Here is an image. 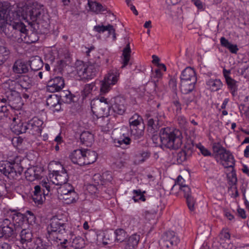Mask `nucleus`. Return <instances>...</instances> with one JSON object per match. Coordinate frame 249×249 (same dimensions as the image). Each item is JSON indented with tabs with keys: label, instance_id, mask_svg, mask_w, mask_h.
<instances>
[{
	"label": "nucleus",
	"instance_id": "obj_16",
	"mask_svg": "<svg viewBox=\"0 0 249 249\" xmlns=\"http://www.w3.org/2000/svg\"><path fill=\"white\" fill-rule=\"evenodd\" d=\"M43 122L36 118H34L26 123L27 131L32 135H39L42 131Z\"/></svg>",
	"mask_w": 249,
	"mask_h": 249
},
{
	"label": "nucleus",
	"instance_id": "obj_36",
	"mask_svg": "<svg viewBox=\"0 0 249 249\" xmlns=\"http://www.w3.org/2000/svg\"><path fill=\"white\" fill-rule=\"evenodd\" d=\"M213 152L216 154V156H231V154L229 151L226 150L219 143H214L213 145Z\"/></svg>",
	"mask_w": 249,
	"mask_h": 249
},
{
	"label": "nucleus",
	"instance_id": "obj_61",
	"mask_svg": "<svg viewBox=\"0 0 249 249\" xmlns=\"http://www.w3.org/2000/svg\"><path fill=\"white\" fill-rule=\"evenodd\" d=\"M102 178L108 181H110L111 180L112 176L111 174L109 172H106L104 173L102 175Z\"/></svg>",
	"mask_w": 249,
	"mask_h": 249
},
{
	"label": "nucleus",
	"instance_id": "obj_24",
	"mask_svg": "<svg viewBox=\"0 0 249 249\" xmlns=\"http://www.w3.org/2000/svg\"><path fill=\"white\" fill-rule=\"evenodd\" d=\"M147 120V125L152 133H154L159 128V119L157 115L146 114L145 115Z\"/></svg>",
	"mask_w": 249,
	"mask_h": 249
},
{
	"label": "nucleus",
	"instance_id": "obj_10",
	"mask_svg": "<svg viewBox=\"0 0 249 249\" xmlns=\"http://www.w3.org/2000/svg\"><path fill=\"white\" fill-rule=\"evenodd\" d=\"M77 74L82 79H91L95 76L97 70L93 65L86 66L83 64L77 68Z\"/></svg>",
	"mask_w": 249,
	"mask_h": 249
},
{
	"label": "nucleus",
	"instance_id": "obj_13",
	"mask_svg": "<svg viewBox=\"0 0 249 249\" xmlns=\"http://www.w3.org/2000/svg\"><path fill=\"white\" fill-rule=\"evenodd\" d=\"M19 157H16L12 160L13 165L10 172H8L7 178L10 179H18L21 175L23 168L20 164L21 159H18Z\"/></svg>",
	"mask_w": 249,
	"mask_h": 249
},
{
	"label": "nucleus",
	"instance_id": "obj_45",
	"mask_svg": "<svg viewBox=\"0 0 249 249\" xmlns=\"http://www.w3.org/2000/svg\"><path fill=\"white\" fill-rule=\"evenodd\" d=\"M69 158L74 164L83 166L85 165V158H89V157H69Z\"/></svg>",
	"mask_w": 249,
	"mask_h": 249
},
{
	"label": "nucleus",
	"instance_id": "obj_8",
	"mask_svg": "<svg viewBox=\"0 0 249 249\" xmlns=\"http://www.w3.org/2000/svg\"><path fill=\"white\" fill-rule=\"evenodd\" d=\"M0 227L6 237H14L18 233V227H15L8 218H0Z\"/></svg>",
	"mask_w": 249,
	"mask_h": 249
},
{
	"label": "nucleus",
	"instance_id": "obj_50",
	"mask_svg": "<svg viewBox=\"0 0 249 249\" xmlns=\"http://www.w3.org/2000/svg\"><path fill=\"white\" fill-rule=\"evenodd\" d=\"M102 185L98 184L97 186L95 184H89L87 186L88 191L91 194H95L98 193L100 188H102Z\"/></svg>",
	"mask_w": 249,
	"mask_h": 249
},
{
	"label": "nucleus",
	"instance_id": "obj_49",
	"mask_svg": "<svg viewBox=\"0 0 249 249\" xmlns=\"http://www.w3.org/2000/svg\"><path fill=\"white\" fill-rule=\"evenodd\" d=\"M133 192L134 195L133 196V199L135 202L138 201V199L137 198V196H139V199L142 201L145 200V196L140 190H134Z\"/></svg>",
	"mask_w": 249,
	"mask_h": 249
},
{
	"label": "nucleus",
	"instance_id": "obj_39",
	"mask_svg": "<svg viewBox=\"0 0 249 249\" xmlns=\"http://www.w3.org/2000/svg\"><path fill=\"white\" fill-rule=\"evenodd\" d=\"M12 129V131L17 135L25 133L27 131L26 123H19L14 125Z\"/></svg>",
	"mask_w": 249,
	"mask_h": 249
},
{
	"label": "nucleus",
	"instance_id": "obj_62",
	"mask_svg": "<svg viewBox=\"0 0 249 249\" xmlns=\"http://www.w3.org/2000/svg\"><path fill=\"white\" fill-rule=\"evenodd\" d=\"M174 106L176 107V110L177 113H179L181 110V106L178 100H175L173 102Z\"/></svg>",
	"mask_w": 249,
	"mask_h": 249
},
{
	"label": "nucleus",
	"instance_id": "obj_59",
	"mask_svg": "<svg viewBox=\"0 0 249 249\" xmlns=\"http://www.w3.org/2000/svg\"><path fill=\"white\" fill-rule=\"evenodd\" d=\"M228 49L229 50V51L231 53H237V51H238V49L237 48V45H233L231 43H230L229 46L226 48Z\"/></svg>",
	"mask_w": 249,
	"mask_h": 249
},
{
	"label": "nucleus",
	"instance_id": "obj_52",
	"mask_svg": "<svg viewBox=\"0 0 249 249\" xmlns=\"http://www.w3.org/2000/svg\"><path fill=\"white\" fill-rule=\"evenodd\" d=\"M32 168H34L35 172V176L36 178V179H39L41 178L42 177V174L44 172V169L41 166H36Z\"/></svg>",
	"mask_w": 249,
	"mask_h": 249
},
{
	"label": "nucleus",
	"instance_id": "obj_18",
	"mask_svg": "<svg viewBox=\"0 0 249 249\" xmlns=\"http://www.w3.org/2000/svg\"><path fill=\"white\" fill-rule=\"evenodd\" d=\"M8 104L11 107H18L21 103V97L19 93L16 90H11L6 93Z\"/></svg>",
	"mask_w": 249,
	"mask_h": 249
},
{
	"label": "nucleus",
	"instance_id": "obj_21",
	"mask_svg": "<svg viewBox=\"0 0 249 249\" xmlns=\"http://www.w3.org/2000/svg\"><path fill=\"white\" fill-rule=\"evenodd\" d=\"M30 26H31V31L32 32L30 33H29L28 32V31H27L26 29V32H25L24 33H21L20 31H18L20 33V34H22L23 35H25V36H24V38H25V39H26L27 37H28V40H27L26 41L29 43H35L37 41H38V40L39 39V36H38V34H45L47 33V32L43 33V32H39V31H38V30H37L36 29H34L33 25H30ZM23 36V35H21V36Z\"/></svg>",
	"mask_w": 249,
	"mask_h": 249
},
{
	"label": "nucleus",
	"instance_id": "obj_15",
	"mask_svg": "<svg viewBox=\"0 0 249 249\" xmlns=\"http://www.w3.org/2000/svg\"><path fill=\"white\" fill-rule=\"evenodd\" d=\"M125 103V101L124 98L117 96L111 100V107L114 113L119 115H123L126 110Z\"/></svg>",
	"mask_w": 249,
	"mask_h": 249
},
{
	"label": "nucleus",
	"instance_id": "obj_64",
	"mask_svg": "<svg viewBox=\"0 0 249 249\" xmlns=\"http://www.w3.org/2000/svg\"><path fill=\"white\" fill-rule=\"evenodd\" d=\"M0 249H12L11 246L6 242H1L0 243Z\"/></svg>",
	"mask_w": 249,
	"mask_h": 249
},
{
	"label": "nucleus",
	"instance_id": "obj_12",
	"mask_svg": "<svg viewBox=\"0 0 249 249\" xmlns=\"http://www.w3.org/2000/svg\"><path fill=\"white\" fill-rule=\"evenodd\" d=\"M119 75L114 74L113 73H109L107 76L104 78L102 81L100 92L102 94L107 92L110 89V86L116 83L118 80Z\"/></svg>",
	"mask_w": 249,
	"mask_h": 249
},
{
	"label": "nucleus",
	"instance_id": "obj_34",
	"mask_svg": "<svg viewBox=\"0 0 249 249\" xmlns=\"http://www.w3.org/2000/svg\"><path fill=\"white\" fill-rule=\"evenodd\" d=\"M29 67L34 71H37L43 67V62L39 56H36L29 61Z\"/></svg>",
	"mask_w": 249,
	"mask_h": 249
},
{
	"label": "nucleus",
	"instance_id": "obj_22",
	"mask_svg": "<svg viewBox=\"0 0 249 249\" xmlns=\"http://www.w3.org/2000/svg\"><path fill=\"white\" fill-rule=\"evenodd\" d=\"M217 162L229 170L234 168L235 160L233 157H215Z\"/></svg>",
	"mask_w": 249,
	"mask_h": 249
},
{
	"label": "nucleus",
	"instance_id": "obj_2",
	"mask_svg": "<svg viewBox=\"0 0 249 249\" xmlns=\"http://www.w3.org/2000/svg\"><path fill=\"white\" fill-rule=\"evenodd\" d=\"M18 15L16 14L15 4L3 1L0 5V32L6 33V27L11 31L26 32V26L18 21Z\"/></svg>",
	"mask_w": 249,
	"mask_h": 249
},
{
	"label": "nucleus",
	"instance_id": "obj_58",
	"mask_svg": "<svg viewBox=\"0 0 249 249\" xmlns=\"http://www.w3.org/2000/svg\"><path fill=\"white\" fill-rule=\"evenodd\" d=\"M26 214H27V219L29 222H30L31 223H32V222H35V219H36V217H35V215L34 214V213L32 212L28 211L26 212Z\"/></svg>",
	"mask_w": 249,
	"mask_h": 249
},
{
	"label": "nucleus",
	"instance_id": "obj_17",
	"mask_svg": "<svg viewBox=\"0 0 249 249\" xmlns=\"http://www.w3.org/2000/svg\"><path fill=\"white\" fill-rule=\"evenodd\" d=\"M16 80V83H17L22 88L26 90L30 89L32 86V78L30 76L29 74L18 75ZM8 82L9 84H10V83L12 84L15 81L9 80Z\"/></svg>",
	"mask_w": 249,
	"mask_h": 249
},
{
	"label": "nucleus",
	"instance_id": "obj_46",
	"mask_svg": "<svg viewBox=\"0 0 249 249\" xmlns=\"http://www.w3.org/2000/svg\"><path fill=\"white\" fill-rule=\"evenodd\" d=\"M35 171L34 168H28L25 172V176L26 179L29 181H33L36 179L35 176Z\"/></svg>",
	"mask_w": 249,
	"mask_h": 249
},
{
	"label": "nucleus",
	"instance_id": "obj_20",
	"mask_svg": "<svg viewBox=\"0 0 249 249\" xmlns=\"http://www.w3.org/2000/svg\"><path fill=\"white\" fill-rule=\"evenodd\" d=\"M29 70L28 63L21 59L16 60L12 67L13 71L16 74L26 73L29 71Z\"/></svg>",
	"mask_w": 249,
	"mask_h": 249
},
{
	"label": "nucleus",
	"instance_id": "obj_32",
	"mask_svg": "<svg viewBox=\"0 0 249 249\" xmlns=\"http://www.w3.org/2000/svg\"><path fill=\"white\" fill-rule=\"evenodd\" d=\"M131 51L130 47V43L128 42L125 47L123 49L122 54L123 65L121 68H124L128 64L130 58V53Z\"/></svg>",
	"mask_w": 249,
	"mask_h": 249
},
{
	"label": "nucleus",
	"instance_id": "obj_26",
	"mask_svg": "<svg viewBox=\"0 0 249 249\" xmlns=\"http://www.w3.org/2000/svg\"><path fill=\"white\" fill-rule=\"evenodd\" d=\"M196 81H180V89L184 94H188L195 89V86Z\"/></svg>",
	"mask_w": 249,
	"mask_h": 249
},
{
	"label": "nucleus",
	"instance_id": "obj_6",
	"mask_svg": "<svg viewBox=\"0 0 249 249\" xmlns=\"http://www.w3.org/2000/svg\"><path fill=\"white\" fill-rule=\"evenodd\" d=\"M142 117L134 114L129 120L131 136L135 139H140L143 135L144 126Z\"/></svg>",
	"mask_w": 249,
	"mask_h": 249
},
{
	"label": "nucleus",
	"instance_id": "obj_33",
	"mask_svg": "<svg viewBox=\"0 0 249 249\" xmlns=\"http://www.w3.org/2000/svg\"><path fill=\"white\" fill-rule=\"evenodd\" d=\"M88 5L89 9L96 14L105 11H107V8L106 6H103L101 3L96 1H89Z\"/></svg>",
	"mask_w": 249,
	"mask_h": 249
},
{
	"label": "nucleus",
	"instance_id": "obj_7",
	"mask_svg": "<svg viewBox=\"0 0 249 249\" xmlns=\"http://www.w3.org/2000/svg\"><path fill=\"white\" fill-rule=\"evenodd\" d=\"M179 239L173 231H168L162 235L159 241L160 246L163 249H172L176 246Z\"/></svg>",
	"mask_w": 249,
	"mask_h": 249
},
{
	"label": "nucleus",
	"instance_id": "obj_54",
	"mask_svg": "<svg viewBox=\"0 0 249 249\" xmlns=\"http://www.w3.org/2000/svg\"><path fill=\"white\" fill-rule=\"evenodd\" d=\"M123 136L124 138L123 139H120L116 142L117 144H118L116 145L117 146H120L123 144L127 145L130 143V139L128 137L124 136V134H123Z\"/></svg>",
	"mask_w": 249,
	"mask_h": 249
},
{
	"label": "nucleus",
	"instance_id": "obj_55",
	"mask_svg": "<svg viewBox=\"0 0 249 249\" xmlns=\"http://www.w3.org/2000/svg\"><path fill=\"white\" fill-rule=\"evenodd\" d=\"M107 28L108 29L106 30V31L108 32V36L112 35L113 40H115L116 39V36L115 30L113 28V26L112 25L108 24L107 25Z\"/></svg>",
	"mask_w": 249,
	"mask_h": 249
},
{
	"label": "nucleus",
	"instance_id": "obj_53",
	"mask_svg": "<svg viewBox=\"0 0 249 249\" xmlns=\"http://www.w3.org/2000/svg\"><path fill=\"white\" fill-rule=\"evenodd\" d=\"M249 65L246 64V65L240 68L238 70V72L241 74V75L244 76L245 78H248L249 75Z\"/></svg>",
	"mask_w": 249,
	"mask_h": 249
},
{
	"label": "nucleus",
	"instance_id": "obj_3",
	"mask_svg": "<svg viewBox=\"0 0 249 249\" xmlns=\"http://www.w3.org/2000/svg\"><path fill=\"white\" fill-rule=\"evenodd\" d=\"M160 137L162 144L170 149H177L182 144V134L178 129L162 128L160 130Z\"/></svg>",
	"mask_w": 249,
	"mask_h": 249
},
{
	"label": "nucleus",
	"instance_id": "obj_38",
	"mask_svg": "<svg viewBox=\"0 0 249 249\" xmlns=\"http://www.w3.org/2000/svg\"><path fill=\"white\" fill-rule=\"evenodd\" d=\"M206 84L212 91H217L222 86V83L219 79H210Z\"/></svg>",
	"mask_w": 249,
	"mask_h": 249
},
{
	"label": "nucleus",
	"instance_id": "obj_28",
	"mask_svg": "<svg viewBox=\"0 0 249 249\" xmlns=\"http://www.w3.org/2000/svg\"><path fill=\"white\" fill-rule=\"evenodd\" d=\"M140 236L137 234H133L129 237L128 240L125 242L124 249H135L140 241Z\"/></svg>",
	"mask_w": 249,
	"mask_h": 249
},
{
	"label": "nucleus",
	"instance_id": "obj_35",
	"mask_svg": "<svg viewBox=\"0 0 249 249\" xmlns=\"http://www.w3.org/2000/svg\"><path fill=\"white\" fill-rule=\"evenodd\" d=\"M230 172L227 173L228 183L231 185V188L236 189V184L237 181L236 175L234 168L229 170Z\"/></svg>",
	"mask_w": 249,
	"mask_h": 249
},
{
	"label": "nucleus",
	"instance_id": "obj_60",
	"mask_svg": "<svg viewBox=\"0 0 249 249\" xmlns=\"http://www.w3.org/2000/svg\"><path fill=\"white\" fill-rule=\"evenodd\" d=\"M90 157H89V158H85V165H89L94 162L97 160V157H92V158L89 159Z\"/></svg>",
	"mask_w": 249,
	"mask_h": 249
},
{
	"label": "nucleus",
	"instance_id": "obj_1",
	"mask_svg": "<svg viewBox=\"0 0 249 249\" xmlns=\"http://www.w3.org/2000/svg\"><path fill=\"white\" fill-rule=\"evenodd\" d=\"M15 7L16 14L18 15V21H20V18H22L29 25H33L34 29L43 33L47 32L50 23L49 16L42 6L36 3L29 6L24 2H21L15 4Z\"/></svg>",
	"mask_w": 249,
	"mask_h": 249
},
{
	"label": "nucleus",
	"instance_id": "obj_31",
	"mask_svg": "<svg viewBox=\"0 0 249 249\" xmlns=\"http://www.w3.org/2000/svg\"><path fill=\"white\" fill-rule=\"evenodd\" d=\"M20 241L22 244L31 242L33 238V234L30 229H23L20 233Z\"/></svg>",
	"mask_w": 249,
	"mask_h": 249
},
{
	"label": "nucleus",
	"instance_id": "obj_27",
	"mask_svg": "<svg viewBox=\"0 0 249 249\" xmlns=\"http://www.w3.org/2000/svg\"><path fill=\"white\" fill-rule=\"evenodd\" d=\"M229 71H227L226 69L223 70V74L225 78L226 83L228 86V88L231 90L232 95L234 96L235 92L237 89L236 82L229 76Z\"/></svg>",
	"mask_w": 249,
	"mask_h": 249
},
{
	"label": "nucleus",
	"instance_id": "obj_42",
	"mask_svg": "<svg viewBox=\"0 0 249 249\" xmlns=\"http://www.w3.org/2000/svg\"><path fill=\"white\" fill-rule=\"evenodd\" d=\"M40 185L43 188V195H44L45 196H48L49 195V192H50L53 190L52 185L49 182L48 179L42 180L41 182H40Z\"/></svg>",
	"mask_w": 249,
	"mask_h": 249
},
{
	"label": "nucleus",
	"instance_id": "obj_30",
	"mask_svg": "<svg viewBox=\"0 0 249 249\" xmlns=\"http://www.w3.org/2000/svg\"><path fill=\"white\" fill-rule=\"evenodd\" d=\"M82 143L87 146H90L94 142L93 135L89 131H83L80 136Z\"/></svg>",
	"mask_w": 249,
	"mask_h": 249
},
{
	"label": "nucleus",
	"instance_id": "obj_40",
	"mask_svg": "<svg viewBox=\"0 0 249 249\" xmlns=\"http://www.w3.org/2000/svg\"><path fill=\"white\" fill-rule=\"evenodd\" d=\"M72 156L76 155L78 156H95L97 155L95 151L88 149H81L74 150L72 153Z\"/></svg>",
	"mask_w": 249,
	"mask_h": 249
},
{
	"label": "nucleus",
	"instance_id": "obj_41",
	"mask_svg": "<svg viewBox=\"0 0 249 249\" xmlns=\"http://www.w3.org/2000/svg\"><path fill=\"white\" fill-rule=\"evenodd\" d=\"M183 100L187 107H193L196 103L195 96L194 95H188V94H184L183 97Z\"/></svg>",
	"mask_w": 249,
	"mask_h": 249
},
{
	"label": "nucleus",
	"instance_id": "obj_23",
	"mask_svg": "<svg viewBox=\"0 0 249 249\" xmlns=\"http://www.w3.org/2000/svg\"><path fill=\"white\" fill-rule=\"evenodd\" d=\"M196 81L197 78L195 70L191 67H187L184 69L180 75V81Z\"/></svg>",
	"mask_w": 249,
	"mask_h": 249
},
{
	"label": "nucleus",
	"instance_id": "obj_4",
	"mask_svg": "<svg viewBox=\"0 0 249 249\" xmlns=\"http://www.w3.org/2000/svg\"><path fill=\"white\" fill-rule=\"evenodd\" d=\"M67 224L62 223L58 220H53L48 228V233L49 238L57 242L60 241V244H65L67 239L65 238L67 235L66 228Z\"/></svg>",
	"mask_w": 249,
	"mask_h": 249
},
{
	"label": "nucleus",
	"instance_id": "obj_29",
	"mask_svg": "<svg viewBox=\"0 0 249 249\" xmlns=\"http://www.w3.org/2000/svg\"><path fill=\"white\" fill-rule=\"evenodd\" d=\"M11 212L13 213L12 217L13 222V224H14L15 227H18V232L21 229V225L24 222V216L20 213L18 212L15 210L11 211Z\"/></svg>",
	"mask_w": 249,
	"mask_h": 249
},
{
	"label": "nucleus",
	"instance_id": "obj_57",
	"mask_svg": "<svg viewBox=\"0 0 249 249\" xmlns=\"http://www.w3.org/2000/svg\"><path fill=\"white\" fill-rule=\"evenodd\" d=\"M65 98L63 99L62 102L66 104H71L73 102V97H74L71 92L69 91L68 94H66Z\"/></svg>",
	"mask_w": 249,
	"mask_h": 249
},
{
	"label": "nucleus",
	"instance_id": "obj_56",
	"mask_svg": "<svg viewBox=\"0 0 249 249\" xmlns=\"http://www.w3.org/2000/svg\"><path fill=\"white\" fill-rule=\"evenodd\" d=\"M107 29V25L104 26L103 25H98L94 27L93 30L98 33H102L106 31Z\"/></svg>",
	"mask_w": 249,
	"mask_h": 249
},
{
	"label": "nucleus",
	"instance_id": "obj_25",
	"mask_svg": "<svg viewBox=\"0 0 249 249\" xmlns=\"http://www.w3.org/2000/svg\"><path fill=\"white\" fill-rule=\"evenodd\" d=\"M35 190L32 196L34 202L38 204H42L45 200V196L43 195V190H41L40 186L36 185L35 186Z\"/></svg>",
	"mask_w": 249,
	"mask_h": 249
},
{
	"label": "nucleus",
	"instance_id": "obj_44",
	"mask_svg": "<svg viewBox=\"0 0 249 249\" xmlns=\"http://www.w3.org/2000/svg\"><path fill=\"white\" fill-rule=\"evenodd\" d=\"M9 53V51L4 46H0V65H2L6 60Z\"/></svg>",
	"mask_w": 249,
	"mask_h": 249
},
{
	"label": "nucleus",
	"instance_id": "obj_43",
	"mask_svg": "<svg viewBox=\"0 0 249 249\" xmlns=\"http://www.w3.org/2000/svg\"><path fill=\"white\" fill-rule=\"evenodd\" d=\"M94 86L95 85L93 83L89 84H86L83 90L81 92V96L83 99H85L89 96Z\"/></svg>",
	"mask_w": 249,
	"mask_h": 249
},
{
	"label": "nucleus",
	"instance_id": "obj_51",
	"mask_svg": "<svg viewBox=\"0 0 249 249\" xmlns=\"http://www.w3.org/2000/svg\"><path fill=\"white\" fill-rule=\"evenodd\" d=\"M180 189L184 193V196L186 198L191 196V191L190 188L185 184L181 185L179 187Z\"/></svg>",
	"mask_w": 249,
	"mask_h": 249
},
{
	"label": "nucleus",
	"instance_id": "obj_5",
	"mask_svg": "<svg viewBox=\"0 0 249 249\" xmlns=\"http://www.w3.org/2000/svg\"><path fill=\"white\" fill-rule=\"evenodd\" d=\"M91 108L93 113L97 117L107 116L109 114L110 103L108 99L101 96L92 101Z\"/></svg>",
	"mask_w": 249,
	"mask_h": 249
},
{
	"label": "nucleus",
	"instance_id": "obj_19",
	"mask_svg": "<svg viewBox=\"0 0 249 249\" xmlns=\"http://www.w3.org/2000/svg\"><path fill=\"white\" fill-rule=\"evenodd\" d=\"M61 102L59 97L55 94L50 95L46 101V105L53 111H59L61 109Z\"/></svg>",
	"mask_w": 249,
	"mask_h": 249
},
{
	"label": "nucleus",
	"instance_id": "obj_11",
	"mask_svg": "<svg viewBox=\"0 0 249 249\" xmlns=\"http://www.w3.org/2000/svg\"><path fill=\"white\" fill-rule=\"evenodd\" d=\"M50 178L53 184L62 186L66 184L68 180V175L64 168L60 171H53Z\"/></svg>",
	"mask_w": 249,
	"mask_h": 249
},
{
	"label": "nucleus",
	"instance_id": "obj_14",
	"mask_svg": "<svg viewBox=\"0 0 249 249\" xmlns=\"http://www.w3.org/2000/svg\"><path fill=\"white\" fill-rule=\"evenodd\" d=\"M64 86V79L62 77L56 76L48 82L47 89L51 92H57L61 90Z\"/></svg>",
	"mask_w": 249,
	"mask_h": 249
},
{
	"label": "nucleus",
	"instance_id": "obj_47",
	"mask_svg": "<svg viewBox=\"0 0 249 249\" xmlns=\"http://www.w3.org/2000/svg\"><path fill=\"white\" fill-rule=\"evenodd\" d=\"M114 233L116 235V240L120 242L124 241L125 237V232L124 230L122 229H117Z\"/></svg>",
	"mask_w": 249,
	"mask_h": 249
},
{
	"label": "nucleus",
	"instance_id": "obj_37",
	"mask_svg": "<svg viewBox=\"0 0 249 249\" xmlns=\"http://www.w3.org/2000/svg\"><path fill=\"white\" fill-rule=\"evenodd\" d=\"M12 160L10 162L8 161H0V172L6 177H7L8 172H10L13 165Z\"/></svg>",
	"mask_w": 249,
	"mask_h": 249
},
{
	"label": "nucleus",
	"instance_id": "obj_48",
	"mask_svg": "<svg viewBox=\"0 0 249 249\" xmlns=\"http://www.w3.org/2000/svg\"><path fill=\"white\" fill-rule=\"evenodd\" d=\"M186 203L190 211H194L195 208V205L196 204V199L192 196L186 198Z\"/></svg>",
	"mask_w": 249,
	"mask_h": 249
},
{
	"label": "nucleus",
	"instance_id": "obj_9",
	"mask_svg": "<svg viewBox=\"0 0 249 249\" xmlns=\"http://www.w3.org/2000/svg\"><path fill=\"white\" fill-rule=\"evenodd\" d=\"M59 193L63 196V198L66 201V203H72L76 201L77 196L76 192L69 184H65L59 189Z\"/></svg>",
	"mask_w": 249,
	"mask_h": 249
},
{
	"label": "nucleus",
	"instance_id": "obj_63",
	"mask_svg": "<svg viewBox=\"0 0 249 249\" xmlns=\"http://www.w3.org/2000/svg\"><path fill=\"white\" fill-rule=\"evenodd\" d=\"M137 159L134 160V164L135 165L139 164L145 160L144 157H136Z\"/></svg>",
	"mask_w": 249,
	"mask_h": 249
}]
</instances>
